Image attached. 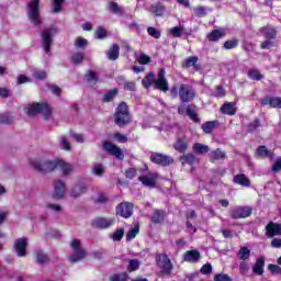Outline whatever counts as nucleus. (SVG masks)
<instances>
[{"mask_svg": "<svg viewBox=\"0 0 281 281\" xmlns=\"http://www.w3.org/2000/svg\"><path fill=\"white\" fill-rule=\"evenodd\" d=\"M169 93L173 99L179 98L180 102L184 104L192 102L196 98V89L188 83L172 86Z\"/></svg>", "mask_w": 281, "mask_h": 281, "instance_id": "nucleus-1", "label": "nucleus"}, {"mask_svg": "<svg viewBox=\"0 0 281 281\" xmlns=\"http://www.w3.org/2000/svg\"><path fill=\"white\" fill-rule=\"evenodd\" d=\"M25 113L29 115V117H34V115L42 113L45 122H47L48 120H52L54 111L47 103H33L25 108Z\"/></svg>", "mask_w": 281, "mask_h": 281, "instance_id": "nucleus-2", "label": "nucleus"}, {"mask_svg": "<svg viewBox=\"0 0 281 281\" xmlns=\"http://www.w3.org/2000/svg\"><path fill=\"white\" fill-rule=\"evenodd\" d=\"M58 34V30L54 26L44 29L42 31V47L45 54H52L50 47L54 43V36Z\"/></svg>", "mask_w": 281, "mask_h": 281, "instance_id": "nucleus-3", "label": "nucleus"}, {"mask_svg": "<svg viewBox=\"0 0 281 281\" xmlns=\"http://www.w3.org/2000/svg\"><path fill=\"white\" fill-rule=\"evenodd\" d=\"M31 166L37 172L45 175L47 172H54L58 168V160H34L31 162Z\"/></svg>", "mask_w": 281, "mask_h": 281, "instance_id": "nucleus-4", "label": "nucleus"}, {"mask_svg": "<svg viewBox=\"0 0 281 281\" xmlns=\"http://www.w3.org/2000/svg\"><path fill=\"white\" fill-rule=\"evenodd\" d=\"M131 122V113H128V105L122 102L115 112V124L117 126H126Z\"/></svg>", "mask_w": 281, "mask_h": 281, "instance_id": "nucleus-5", "label": "nucleus"}, {"mask_svg": "<svg viewBox=\"0 0 281 281\" xmlns=\"http://www.w3.org/2000/svg\"><path fill=\"white\" fill-rule=\"evenodd\" d=\"M38 5H41V0H31L29 3L27 15L33 25H41V23H43Z\"/></svg>", "mask_w": 281, "mask_h": 281, "instance_id": "nucleus-6", "label": "nucleus"}, {"mask_svg": "<svg viewBox=\"0 0 281 281\" xmlns=\"http://www.w3.org/2000/svg\"><path fill=\"white\" fill-rule=\"evenodd\" d=\"M70 249L74 254L69 257L70 262H80L83 258H87V251L82 248L80 239H72L70 243Z\"/></svg>", "mask_w": 281, "mask_h": 281, "instance_id": "nucleus-7", "label": "nucleus"}, {"mask_svg": "<svg viewBox=\"0 0 281 281\" xmlns=\"http://www.w3.org/2000/svg\"><path fill=\"white\" fill-rule=\"evenodd\" d=\"M156 262L164 276L172 274V269H175V266L172 265V261H170V258L168 257V255L166 254L158 255L156 257Z\"/></svg>", "mask_w": 281, "mask_h": 281, "instance_id": "nucleus-8", "label": "nucleus"}, {"mask_svg": "<svg viewBox=\"0 0 281 281\" xmlns=\"http://www.w3.org/2000/svg\"><path fill=\"white\" fill-rule=\"evenodd\" d=\"M154 89L162 91V93H168L170 91V86L168 85V79L166 78V69L160 68L156 81L154 83Z\"/></svg>", "mask_w": 281, "mask_h": 281, "instance_id": "nucleus-9", "label": "nucleus"}, {"mask_svg": "<svg viewBox=\"0 0 281 281\" xmlns=\"http://www.w3.org/2000/svg\"><path fill=\"white\" fill-rule=\"evenodd\" d=\"M102 147H103V150L108 153V155H112V157H115L120 161L124 160V151L117 145L109 140H103Z\"/></svg>", "mask_w": 281, "mask_h": 281, "instance_id": "nucleus-10", "label": "nucleus"}, {"mask_svg": "<svg viewBox=\"0 0 281 281\" xmlns=\"http://www.w3.org/2000/svg\"><path fill=\"white\" fill-rule=\"evenodd\" d=\"M251 212L250 206H235L231 210L229 215L234 221H238L240 218H248V216H251Z\"/></svg>", "mask_w": 281, "mask_h": 281, "instance_id": "nucleus-11", "label": "nucleus"}, {"mask_svg": "<svg viewBox=\"0 0 281 281\" xmlns=\"http://www.w3.org/2000/svg\"><path fill=\"white\" fill-rule=\"evenodd\" d=\"M150 161L153 164H156L157 166H170L175 164V159L168 155L159 154V153H154L149 157Z\"/></svg>", "mask_w": 281, "mask_h": 281, "instance_id": "nucleus-12", "label": "nucleus"}, {"mask_svg": "<svg viewBox=\"0 0 281 281\" xmlns=\"http://www.w3.org/2000/svg\"><path fill=\"white\" fill-rule=\"evenodd\" d=\"M115 224V217H97L92 221V227L94 229H109V227H113Z\"/></svg>", "mask_w": 281, "mask_h": 281, "instance_id": "nucleus-13", "label": "nucleus"}, {"mask_svg": "<svg viewBox=\"0 0 281 281\" xmlns=\"http://www.w3.org/2000/svg\"><path fill=\"white\" fill-rule=\"evenodd\" d=\"M157 181H159V173L149 172L142 176V184L150 190L157 188Z\"/></svg>", "mask_w": 281, "mask_h": 281, "instance_id": "nucleus-14", "label": "nucleus"}, {"mask_svg": "<svg viewBox=\"0 0 281 281\" xmlns=\"http://www.w3.org/2000/svg\"><path fill=\"white\" fill-rule=\"evenodd\" d=\"M117 216L122 218H131L133 216V204L130 202H122L116 206Z\"/></svg>", "mask_w": 281, "mask_h": 281, "instance_id": "nucleus-15", "label": "nucleus"}, {"mask_svg": "<svg viewBox=\"0 0 281 281\" xmlns=\"http://www.w3.org/2000/svg\"><path fill=\"white\" fill-rule=\"evenodd\" d=\"M179 115H183L187 113L188 117L192 120L193 122H201V119L199 117V114L196 113V106L195 105H188L187 108L180 106L178 108Z\"/></svg>", "mask_w": 281, "mask_h": 281, "instance_id": "nucleus-16", "label": "nucleus"}, {"mask_svg": "<svg viewBox=\"0 0 281 281\" xmlns=\"http://www.w3.org/2000/svg\"><path fill=\"white\" fill-rule=\"evenodd\" d=\"M14 249L19 258L27 256V238H19L14 243Z\"/></svg>", "mask_w": 281, "mask_h": 281, "instance_id": "nucleus-17", "label": "nucleus"}, {"mask_svg": "<svg viewBox=\"0 0 281 281\" xmlns=\"http://www.w3.org/2000/svg\"><path fill=\"white\" fill-rule=\"evenodd\" d=\"M65 192H67L65 182L63 180H55L53 196L55 199H65Z\"/></svg>", "mask_w": 281, "mask_h": 281, "instance_id": "nucleus-18", "label": "nucleus"}, {"mask_svg": "<svg viewBox=\"0 0 281 281\" xmlns=\"http://www.w3.org/2000/svg\"><path fill=\"white\" fill-rule=\"evenodd\" d=\"M266 236L273 238V236H281V224L270 222L266 226Z\"/></svg>", "mask_w": 281, "mask_h": 281, "instance_id": "nucleus-19", "label": "nucleus"}, {"mask_svg": "<svg viewBox=\"0 0 281 281\" xmlns=\"http://www.w3.org/2000/svg\"><path fill=\"white\" fill-rule=\"evenodd\" d=\"M183 260L184 262L196 265L201 260V252L198 249L188 250L183 255Z\"/></svg>", "mask_w": 281, "mask_h": 281, "instance_id": "nucleus-20", "label": "nucleus"}, {"mask_svg": "<svg viewBox=\"0 0 281 281\" xmlns=\"http://www.w3.org/2000/svg\"><path fill=\"white\" fill-rule=\"evenodd\" d=\"M116 82L120 87H123L125 91H135L137 89L135 81H127L124 76H119Z\"/></svg>", "mask_w": 281, "mask_h": 281, "instance_id": "nucleus-21", "label": "nucleus"}, {"mask_svg": "<svg viewBox=\"0 0 281 281\" xmlns=\"http://www.w3.org/2000/svg\"><path fill=\"white\" fill-rule=\"evenodd\" d=\"M220 111L224 115H236V112L238 111V108L236 106V103H234V102H225L221 106Z\"/></svg>", "mask_w": 281, "mask_h": 281, "instance_id": "nucleus-22", "label": "nucleus"}, {"mask_svg": "<svg viewBox=\"0 0 281 281\" xmlns=\"http://www.w3.org/2000/svg\"><path fill=\"white\" fill-rule=\"evenodd\" d=\"M57 168L61 170L65 177H68L74 172L76 167L69 162H65V160H57Z\"/></svg>", "mask_w": 281, "mask_h": 281, "instance_id": "nucleus-23", "label": "nucleus"}, {"mask_svg": "<svg viewBox=\"0 0 281 281\" xmlns=\"http://www.w3.org/2000/svg\"><path fill=\"white\" fill-rule=\"evenodd\" d=\"M87 192V186L79 183L75 184L70 191V196L72 199H78V196H82Z\"/></svg>", "mask_w": 281, "mask_h": 281, "instance_id": "nucleus-24", "label": "nucleus"}, {"mask_svg": "<svg viewBox=\"0 0 281 281\" xmlns=\"http://www.w3.org/2000/svg\"><path fill=\"white\" fill-rule=\"evenodd\" d=\"M252 273L256 276H262L265 273V258L259 257L257 258L255 265L252 266Z\"/></svg>", "mask_w": 281, "mask_h": 281, "instance_id": "nucleus-25", "label": "nucleus"}, {"mask_svg": "<svg viewBox=\"0 0 281 281\" xmlns=\"http://www.w3.org/2000/svg\"><path fill=\"white\" fill-rule=\"evenodd\" d=\"M260 32H261L262 36H265V38H267V40L273 41V38H276V36H278V32L271 25L261 27Z\"/></svg>", "mask_w": 281, "mask_h": 281, "instance_id": "nucleus-26", "label": "nucleus"}, {"mask_svg": "<svg viewBox=\"0 0 281 281\" xmlns=\"http://www.w3.org/2000/svg\"><path fill=\"white\" fill-rule=\"evenodd\" d=\"M234 183H237V186H243L244 188H249V186H251V182L249 181V178H247V176L239 173L236 175L233 178Z\"/></svg>", "mask_w": 281, "mask_h": 281, "instance_id": "nucleus-27", "label": "nucleus"}, {"mask_svg": "<svg viewBox=\"0 0 281 281\" xmlns=\"http://www.w3.org/2000/svg\"><path fill=\"white\" fill-rule=\"evenodd\" d=\"M85 80H86V82H88V85H90V87H95V85H98V81L100 79L98 78V72H95L93 70H89L85 75Z\"/></svg>", "mask_w": 281, "mask_h": 281, "instance_id": "nucleus-28", "label": "nucleus"}, {"mask_svg": "<svg viewBox=\"0 0 281 281\" xmlns=\"http://www.w3.org/2000/svg\"><path fill=\"white\" fill-rule=\"evenodd\" d=\"M150 220L154 223L161 224V223H164V221H166V212H164L161 210H155Z\"/></svg>", "mask_w": 281, "mask_h": 281, "instance_id": "nucleus-29", "label": "nucleus"}, {"mask_svg": "<svg viewBox=\"0 0 281 281\" xmlns=\"http://www.w3.org/2000/svg\"><path fill=\"white\" fill-rule=\"evenodd\" d=\"M106 56L109 60H117V58H120V45L113 44V46L108 50Z\"/></svg>", "mask_w": 281, "mask_h": 281, "instance_id": "nucleus-30", "label": "nucleus"}, {"mask_svg": "<svg viewBox=\"0 0 281 281\" xmlns=\"http://www.w3.org/2000/svg\"><path fill=\"white\" fill-rule=\"evenodd\" d=\"M192 150H193V153H195V155H205V154L210 153V147L207 145H203L201 143H195L192 146Z\"/></svg>", "mask_w": 281, "mask_h": 281, "instance_id": "nucleus-31", "label": "nucleus"}, {"mask_svg": "<svg viewBox=\"0 0 281 281\" xmlns=\"http://www.w3.org/2000/svg\"><path fill=\"white\" fill-rule=\"evenodd\" d=\"M180 161L182 166H186V164H188V166H194V164H196L199 159H196V156H194V154H187L180 157Z\"/></svg>", "mask_w": 281, "mask_h": 281, "instance_id": "nucleus-32", "label": "nucleus"}, {"mask_svg": "<svg viewBox=\"0 0 281 281\" xmlns=\"http://www.w3.org/2000/svg\"><path fill=\"white\" fill-rule=\"evenodd\" d=\"M218 126V121H207L201 125V128L203 133H206L207 135L214 131Z\"/></svg>", "mask_w": 281, "mask_h": 281, "instance_id": "nucleus-33", "label": "nucleus"}, {"mask_svg": "<svg viewBox=\"0 0 281 281\" xmlns=\"http://www.w3.org/2000/svg\"><path fill=\"white\" fill-rule=\"evenodd\" d=\"M35 260L37 265H46V262H49V257L43 250L37 249L35 250Z\"/></svg>", "mask_w": 281, "mask_h": 281, "instance_id": "nucleus-34", "label": "nucleus"}, {"mask_svg": "<svg viewBox=\"0 0 281 281\" xmlns=\"http://www.w3.org/2000/svg\"><path fill=\"white\" fill-rule=\"evenodd\" d=\"M173 148L178 150V153H186V150H188V142H186L184 138H178L173 144Z\"/></svg>", "mask_w": 281, "mask_h": 281, "instance_id": "nucleus-35", "label": "nucleus"}, {"mask_svg": "<svg viewBox=\"0 0 281 281\" xmlns=\"http://www.w3.org/2000/svg\"><path fill=\"white\" fill-rule=\"evenodd\" d=\"M237 257L239 260L247 261L249 258H251V250L245 246L240 247V249L237 252Z\"/></svg>", "mask_w": 281, "mask_h": 281, "instance_id": "nucleus-36", "label": "nucleus"}, {"mask_svg": "<svg viewBox=\"0 0 281 281\" xmlns=\"http://www.w3.org/2000/svg\"><path fill=\"white\" fill-rule=\"evenodd\" d=\"M207 12H212V9L203 5L193 8V14H195V16H199L200 19H203V16H207Z\"/></svg>", "mask_w": 281, "mask_h": 281, "instance_id": "nucleus-37", "label": "nucleus"}, {"mask_svg": "<svg viewBox=\"0 0 281 281\" xmlns=\"http://www.w3.org/2000/svg\"><path fill=\"white\" fill-rule=\"evenodd\" d=\"M225 36V32L221 30H214L209 35L207 38L211 43H216V41H221Z\"/></svg>", "mask_w": 281, "mask_h": 281, "instance_id": "nucleus-38", "label": "nucleus"}, {"mask_svg": "<svg viewBox=\"0 0 281 281\" xmlns=\"http://www.w3.org/2000/svg\"><path fill=\"white\" fill-rule=\"evenodd\" d=\"M108 10L112 12V14H124V9L117 4V2H109Z\"/></svg>", "mask_w": 281, "mask_h": 281, "instance_id": "nucleus-39", "label": "nucleus"}, {"mask_svg": "<svg viewBox=\"0 0 281 281\" xmlns=\"http://www.w3.org/2000/svg\"><path fill=\"white\" fill-rule=\"evenodd\" d=\"M156 80L157 78L155 77V74L149 72L143 80V87H145V89H148V87H155Z\"/></svg>", "mask_w": 281, "mask_h": 281, "instance_id": "nucleus-40", "label": "nucleus"}, {"mask_svg": "<svg viewBox=\"0 0 281 281\" xmlns=\"http://www.w3.org/2000/svg\"><path fill=\"white\" fill-rule=\"evenodd\" d=\"M149 11L151 12V14H155V16H162V15H164L165 8H164V4H161V3H156V4H153V5L149 8Z\"/></svg>", "mask_w": 281, "mask_h": 281, "instance_id": "nucleus-41", "label": "nucleus"}, {"mask_svg": "<svg viewBox=\"0 0 281 281\" xmlns=\"http://www.w3.org/2000/svg\"><path fill=\"white\" fill-rule=\"evenodd\" d=\"M106 172V169L104 168V165L100 162H95L92 167V175H95V177H102Z\"/></svg>", "mask_w": 281, "mask_h": 281, "instance_id": "nucleus-42", "label": "nucleus"}, {"mask_svg": "<svg viewBox=\"0 0 281 281\" xmlns=\"http://www.w3.org/2000/svg\"><path fill=\"white\" fill-rule=\"evenodd\" d=\"M63 3H65V0H52L53 14H58L59 12H63Z\"/></svg>", "mask_w": 281, "mask_h": 281, "instance_id": "nucleus-43", "label": "nucleus"}, {"mask_svg": "<svg viewBox=\"0 0 281 281\" xmlns=\"http://www.w3.org/2000/svg\"><path fill=\"white\" fill-rule=\"evenodd\" d=\"M59 147L61 150H71V143H69V138L66 136H60L59 137Z\"/></svg>", "mask_w": 281, "mask_h": 281, "instance_id": "nucleus-44", "label": "nucleus"}, {"mask_svg": "<svg viewBox=\"0 0 281 281\" xmlns=\"http://www.w3.org/2000/svg\"><path fill=\"white\" fill-rule=\"evenodd\" d=\"M210 159H211V161H218L221 159H225V153L222 151L221 149L211 151Z\"/></svg>", "mask_w": 281, "mask_h": 281, "instance_id": "nucleus-45", "label": "nucleus"}, {"mask_svg": "<svg viewBox=\"0 0 281 281\" xmlns=\"http://www.w3.org/2000/svg\"><path fill=\"white\" fill-rule=\"evenodd\" d=\"M256 155L258 157H270L271 151L269 150V148H267V146L262 145L257 148Z\"/></svg>", "mask_w": 281, "mask_h": 281, "instance_id": "nucleus-46", "label": "nucleus"}, {"mask_svg": "<svg viewBox=\"0 0 281 281\" xmlns=\"http://www.w3.org/2000/svg\"><path fill=\"white\" fill-rule=\"evenodd\" d=\"M87 45H89V41L85 37H77L75 41V47H77V49H85Z\"/></svg>", "mask_w": 281, "mask_h": 281, "instance_id": "nucleus-47", "label": "nucleus"}, {"mask_svg": "<svg viewBox=\"0 0 281 281\" xmlns=\"http://www.w3.org/2000/svg\"><path fill=\"white\" fill-rule=\"evenodd\" d=\"M248 78H250V80H262L263 76L258 69H250L248 71Z\"/></svg>", "mask_w": 281, "mask_h": 281, "instance_id": "nucleus-48", "label": "nucleus"}, {"mask_svg": "<svg viewBox=\"0 0 281 281\" xmlns=\"http://www.w3.org/2000/svg\"><path fill=\"white\" fill-rule=\"evenodd\" d=\"M183 26L179 25V26H175V27H171L170 31H169V34H172V36L175 38H179L181 37V34H183Z\"/></svg>", "mask_w": 281, "mask_h": 281, "instance_id": "nucleus-49", "label": "nucleus"}, {"mask_svg": "<svg viewBox=\"0 0 281 281\" xmlns=\"http://www.w3.org/2000/svg\"><path fill=\"white\" fill-rule=\"evenodd\" d=\"M13 122L14 117L10 113L0 114V124H12Z\"/></svg>", "mask_w": 281, "mask_h": 281, "instance_id": "nucleus-50", "label": "nucleus"}, {"mask_svg": "<svg viewBox=\"0 0 281 281\" xmlns=\"http://www.w3.org/2000/svg\"><path fill=\"white\" fill-rule=\"evenodd\" d=\"M196 63H199V57L191 56L184 60L183 67H196Z\"/></svg>", "mask_w": 281, "mask_h": 281, "instance_id": "nucleus-51", "label": "nucleus"}, {"mask_svg": "<svg viewBox=\"0 0 281 281\" xmlns=\"http://www.w3.org/2000/svg\"><path fill=\"white\" fill-rule=\"evenodd\" d=\"M147 34L151 36V38H161V31L153 26L147 27Z\"/></svg>", "mask_w": 281, "mask_h": 281, "instance_id": "nucleus-52", "label": "nucleus"}, {"mask_svg": "<svg viewBox=\"0 0 281 281\" xmlns=\"http://www.w3.org/2000/svg\"><path fill=\"white\" fill-rule=\"evenodd\" d=\"M71 60L74 63V65H80V63H82L85 60V54L83 53H74Z\"/></svg>", "mask_w": 281, "mask_h": 281, "instance_id": "nucleus-53", "label": "nucleus"}, {"mask_svg": "<svg viewBox=\"0 0 281 281\" xmlns=\"http://www.w3.org/2000/svg\"><path fill=\"white\" fill-rule=\"evenodd\" d=\"M139 234V225L135 226L134 228L130 229L126 234V240H133L135 236Z\"/></svg>", "mask_w": 281, "mask_h": 281, "instance_id": "nucleus-54", "label": "nucleus"}, {"mask_svg": "<svg viewBox=\"0 0 281 281\" xmlns=\"http://www.w3.org/2000/svg\"><path fill=\"white\" fill-rule=\"evenodd\" d=\"M122 238H124V228H117L113 235H112V239L116 243H120V240H122Z\"/></svg>", "mask_w": 281, "mask_h": 281, "instance_id": "nucleus-55", "label": "nucleus"}, {"mask_svg": "<svg viewBox=\"0 0 281 281\" xmlns=\"http://www.w3.org/2000/svg\"><path fill=\"white\" fill-rule=\"evenodd\" d=\"M137 269H139V260L131 259L128 261L127 271H137Z\"/></svg>", "mask_w": 281, "mask_h": 281, "instance_id": "nucleus-56", "label": "nucleus"}, {"mask_svg": "<svg viewBox=\"0 0 281 281\" xmlns=\"http://www.w3.org/2000/svg\"><path fill=\"white\" fill-rule=\"evenodd\" d=\"M238 47V40H229L224 43V49H235Z\"/></svg>", "mask_w": 281, "mask_h": 281, "instance_id": "nucleus-57", "label": "nucleus"}, {"mask_svg": "<svg viewBox=\"0 0 281 281\" xmlns=\"http://www.w3.org/2000/svg\"><path fill=\"white\" fill-rule=\"evenodd\" d=\"M115 95H117V89L109 91L108 93L104 94L103 102H111V100H113Z\"/></svg>", "mask_w": 281, "mask_h": 281, "instance_id": "nucleus-58", "label": "nucleus"}, {"mask_svg": "<svg viewBox=\"0 0 281 281\" xmlns=\"http://www.w3.org/2000/svg\"><path fill=\"white\" fill-rule=\"evenodd\" d=\"M270 106L271 109H281V97H272Z\"/></svg>", "mask_w": 281, "mask_h": 281, "instance_id": "nucleus-59", "label": "nucleus"}, {"mask_svg": "<svg viewBox=\"0 0 281 281\" xmlns=\"http://www.w3.org/2000/svg\"><path fill=\"white\" fill-rule=\"evenodd\" d=\"M256 128H260V120L255 119L252 122L248 124V131L249 133H254Z\"/></svg>", "mask_w": 281, "mask_h": 281, "instance_id": "nucleus-60", "label": "nucleus"}, {"mask_svg": "<svg viewBox=\"0 0 281 281\" xmlns=\"http://www.w3.org/2000/svg\"><path fill=\"white\" fill-rule=\"evenodd\" d=\"M95 38H106V30L104 27L99 26L94 33Z\"/></svg>", "mask_w": 281, "mask_h": 281, "instance_id": "nucleus-61", "label": "nucleus"}, {"mask_svg": "<svg viewBox=\"0 0 281 281\" xmlns=\"http://www.w3.org/2000/svg\"><path fill=\"white\" fill-rule=\"evenodd\" d=\"M111 281H126L128 280V274L126 272L122 274H114L110 278Z\"/></svg>", "mask_w": 281, "mask_h": 281, "instance_id": "nucleus-62", "label": "nucleus"}, {"mask_svg": "<svg viewBox=\"0 0 281 281\" xmlns=\"http://www.w3.org/2000/svg\"><path fill=\"white\" fill-rule=\"evenodd\" d=\"M268 269L270 272L277 274V276H281V267L278 266V265H273V263H270L268 266Z\"/></svg>", "mask_w": 281, "mask_h": 281, "instance_id": "nucleus-63", "label": "nucleus"}, {"mask_svg": "<svg viewBox=\"0 0 281 281\" xmlns=\"http://www.w3.org/2000/svg\"><path fill=\"white\" fill-rule=\"evenodd\" d=\"M214 281H232V278L228 274L220 273L215 274Z\"/></svg>", "mask_w": 281, "mask_h": 281, "instance_id": "nucleus-64", "label": "nucleus"}]
</instances>
